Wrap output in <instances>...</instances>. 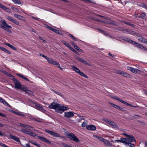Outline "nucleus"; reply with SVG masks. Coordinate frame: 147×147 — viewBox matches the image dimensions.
I'll use <instances>...</instances> for the list:
<instances>
[{"mask_svg":"<svg viewBox=\"0 0 147 147\" xmlns=\"http://www.w3.org/2000/svg\"><path fill=\"white\" fill-rule=\"evenodd\" d=\"M115 142L122 143L124 144L127 147H135L134 144H132L131 143L135 142L136 140L134 136L130 135L127 138H121L120 140H115Z\"/></svg>","mask_w":147,"mask_h":147,"instance_id":"f257e3e1","label":"nucleus"},{"mask_svg":"<svg viewBox=\"0 0 147 147\" xmlns=\"http://www.w3.org/2000/svg\"><path fill=\"white\" fill-rule=\"evenodd\" d=\"M119 39L124 40L126 41L129 42H132L133 44L135 45L136 47L144 51L147 50L146 48L144 47L140 44L136 43L135 41L132 40L130 39L128 37H118Z\"/></svg>","mask_w":147,"mask_h":147,"instance_id":"f03ea898","label":"nucleus"},{"mask_svg":"<svg viewBox=\"0 0 147 147\" xmlns=\"http://www.w3.org/2000/svg\"><path fill=\"white\" fill-rule=\"evenodd\" d=\"M93 136L95 138L99 139V140L103 142L105 144L109 147L113 146V144L110 143L107 140L105 139L102 138L96 135H94Z\"/></svg>","mask_w":147,"mask_h":147,"instance_id":"7ed1b4c3","label":"nucleus"},{"mask_svg":"<svg viewBox=\"0 0 147 147\" xmlns=\"http://www.w3.org/2000/svg\"><path fill=\"white\" fill-rule=\"evenodd\" d=\"M117 30L119 31L123 32L129 34L134 36H137L138 37H141V35L140 34L130 30L123 28L118 29Z\"/></svg>","mask_w":147,"mask_h":147,"instance_id":"20e7f679","label":"nucleus"},{"mask_svg":"<svg viewBox=\"0 0 147 147\" xmlns=\"http://www.w3.org/2000/svg\"><path fill=\"white\" fill-rule=\"evenodd\" d=\"M69 109V108L68 107L61 106L60 104H58L55 110L57 113L61 114L64 111Z\"/></svg>","mask_w":147,"mask_h":147,"instance_id":"39448f33","label":"nucleus"},{"mask_svg":"<svg viewBox=\"0 0 147 147\" xmlns=\"http://www.w3.org/2000/svg\"><path fill=\"white\" fill-rule=\"evenodd\" d=\"M45 131L50 135L52 136L53 137L58 138L60 137L63 139L65 138L64 136H62L58 133H56L55 132L52 131L48 130L47 129H45Z\"/></svg>","mask_w":147,"mask_h":147,"instance_id":"423d86ee","label":"nucleus"},{"mask_svg":"<svg viewBox=\"0 0 147 147\" xmlns=\"http://www.w3.org/2000/svg\"><path fill=\"white\" fill-rule=\"evenodd\" d=\"M66 135L67 138H69L71 140L76 142H80V140L78 138L72 133H67Z\"/></svg>","mask_w":147,"mask_h":147,"instance_id":"0eeeda50","label":"nucleus"},{"mask_svg":"<svg viewBox=\"0 0 147 147\" xmlns=\"http://www.w3.org/2000/svg\"><path fill=\"white\" fill-rule=\"evenodd\" d=\"M29 135L34 137L37 136L40 140L42 141L47 142L49 144H50L51 143V142L49 140L43 137L37 136L36 134L34 132L30 131Z\"/></svg>","mask_w":147,"mask_h":147,"instance_id":"6e6552de","label":"nucleus"},{"mask_svg":"<svg viewBox=\"0 0 147 147\" xmlns=\"http://www.w3.org/2000/svg\"><path fill=\"white\" fill-rule=\"evenodd\" d=\"M113 98H114L115 100H118L119 101H120V102H122L124 104H125L126 105L129 106L131 107H135V108H138L139 107L138 106H134L133 105L129 104L127 102H126L125 101L123 100H122L120 99L117 96H113L112 97Z\"/></svg>","mask_w":147,"mask_h":147,"instance_id":"1a4fd4ad","label":"nucleus"},{"mask_svg":"<svg viewBox=\"0 0 147 147\" xmlns=\"http://www.w3.org/2000/svg\"><path fill=\"white\" fill-rule=\"evenodd\" d=\"M73 69L76 73H78L80 76L84 77L85 78H88L87 76L85 74L82 72L80 71L79 69L77 67L74 65L72 66Z\"/></svg>","mask_w":147,"mask_h":147,"instance_id":"9d476101","label":"nucleus"},{"mask_svg":"<svg viewBox=\"0 0 147 147\" xmlns=\"http://www.w3.org/2000/svg\"><path fill=\"white\" fill-rule=\"evenodd\" d=\"M104 121L106 123L111 125L112 127L115 128H118V126L114 122L111 121L106 118L104 119Z\"/></svg>","mask_w":147,"mask_h":147,"instance_id":"9b49d317","label":"nucleus"},{"mask_svg":"<svg viewBox=\"0 0 147 147\" xmlns=\"http://www.w3.org/2000/svg\"><path fill=\"white\" fill-rule=\"evenodd\" d=\"M12 80L15 85V88L18 89L19 88H20V87L22 85L20 82L15 78L14 77L13 78Z\"/></svg>","mask_w":147,"mask_h":147,"instance_id":"f8f14e48","label":"nucleus"},{"mask_svg":"<svg viewBox=\"0 0 147 147\" xmlns=\"http://www.w3.org/2000/svg\"><path fill=\"white\" fill-rule=\"evenodd\" d=\"M0 22L4 26H5L9 29H10L12 28V27L11 26L8 25L6 22L1 17H0Z\"/></svg>","mask_w":147,"mask_h":147,"instance_id":"ddd939ff","label":"nucleus"},{"mask_svg":"<svg viewBox=\"0 0 147 147\" xmlns=\"http://www.w3.org/2000/svg\"><path fill=\"white\" fill-rule=\"evenodd\" d=\"M74 116V113L71 111L65 112L64 113V117L66 118H69L73 117Z\"/></svg>","mask_w":147,"mask_h":147,"instance_id":"4468645a","label":"nucleus"},{"mask_svg":"<svg viewBox=\"0 0 147 147\" xmlns=\"http://www.w3.org/2000/svg\"><path fill=\"white\" fill-rule=\"evenodd\" d=\"M7 18L16 25H19V22L17 20L14 19L12 17L8 16L7 17Z\"/></svg>","mask_w":147,"mask_h":147,"instance_id":"2eb2a0df","label":"nucleus"},{"mask_svg":"<svg viewBox=\"0 0 147 147\" xmlns=\"http://www.w3.org/2000/svg\"><path fill=\"white\" fill-rule=\"evenodd\" d=\"M0 28L3 29L6 31L9 32V33L12 32L11 30L9 28H7L5 26H4L3 25L0 23Z\"/></svg>","mask_w":147,"mask_h":147,"instance_id":"dca6fc26","label":"nucleus"},{"mask_svg":"<svg viewBox=\"0 0 147 147\" xmlns=\"http://www.w3.org/2000/svg\"><path fill=\"white\" fill-rule=\"evenodd\" d=\"M48 28L49 30L54 32L56 33H57L60 34H61V31L59 30L53 28L52 27L49 26Z\"/></svg>","mask_w":147,"mask_h":147,"instance_id":"f3484780","label":"nucleus"},{"mask_svg":"<svg viewBox=\"0 0 147 147\" xmlns=\"http://www.w3.org/2000/svg\"><path fill=\"white\" fill-rule=\"evenodd\" d=\"M86 127L88 129L91 131L95 130L96 129V126L93 125H87Z\"/></svg>","mask_w":147,"mask_h":147,"instance_id":"a211bd4d","label":"nucleus"},{"mask_svg":"<svg viewBox=\"0 0 147 147\" xmlns=\"http://www.w3.org/2000/svg\"><path fill=\"white\" fill-rule=\"evenodd\" d=\"M58 103L54 102H52L49 106V107L51 109H54L56 110Z\"/></svg>","mask_w":147,"mask_h":147,"instance_id":"6ab92c4d","label":"nucleus"},{"mask_svg":"<svg viewBox=\"0 0 147 147\" xmlns=\"http://www.w3.org/2000/svg\"><path fill=\"white\" fill-rule=\"evenodd\" d=\"M0 8H2L7 12L11 13V12L10 9L1 3H0Z\"/></svg>","mask_w":147,"mask_h":147,"instance_id":"aec40b11","label":"nucleus"},{"mask_svg":"<svg viewBox=\"0 0 147 147\" xmlns=\"http://www.w3.org/2000/svg\"><path fill=\"white\" fill-rule=\"evenodd\" d=\"M42 57L45 59L49 63L51 64L53 60V59H50L48 57L46 56L45 55H42Z\"/></svg>","mask_w":147,"mask_h":147,"instance_id":"412c9836","label":"nucleus"},{"mask_svg":"<svg viewBox=\"0 0 147 147\" xmlns=\"http://www.w3.org/2000/svg\"><path fill=\"white\" fill-rule=\"evenodd\" d=\"M0 71L1 72L3 73L4 74H5V75H6L7 76L10 77L12 78H13L14 77V76L12 74L9 73L8 72L6 71L5 70H4L2 69H0Z\"/></svg>","mask_w":147,"mask_h":147,"instance_id":"4be33fe9","label":"nucleus"},{"mask_svg":"<svg viewBox=\"0 0 147 147\" xmlns=\"http://www.w3.org/2000/svg\"><path fill=\"white\" fill-rule=\"evenodd\" d=\"M120 22H122L126 25L135 28V25L133 24H131L129 22H127L125 21H123L122 20H121Z\"/></svg>","mask_w":147,"mask_h":147,"instance_id":"5701e85b","label":"nucleus"},{"mask_svg":"<svg viewBox=\"0 0 147 147\" xmlns=\"http://www.w3.org/2000/svg\"><path fill=\"white\" fill-rule=\"evenodd\" d=\"M51 64H53L56 65V67L59 68L61 70H63V68L60 67V65L59 63L56 61H55L54 60Z\"/></svg>","mask_w":147,"mask_h":147,"instance_id":"b1692460","label":"nucleus"},{"mask_svg":"<svg viewBox=\"0 0 147 147\" xmlns=\"http://www.w3.org/2000/svg\"><path fill=\"white\" fill-rule=\"evenodd\" d=\"M0 102L2 103L4 105L8 107H10L9 104L4 99L0 97Z\"/></svg>","mask_w":147,"mask_h":147,"instance_id":"393cba45","label":"nucleus"},{"mask_svg":"<svg viewBox=\"0 0 147 147\" xmlns=\"http://www.w3.org/2000/svg\"><path fill=\"white\" fill-rule=\"evenodd\" d=\"M10 136L12 139L14 140L17 142H20V139L17 136H14L11 134L10 135Z\"/></svg>","mask_w":147,"mask_h":147,"instance_id":"a878e982","label":"nucleus"},{"mask_svg":"<svg viewBox=\"0 0 147 147\" xmlns=\"http://www.w3.org/2000/svg\"><path fill=\"white\" fill-rule=\"evenodd\" d=\"M146 13L145 12H143L141 13H139L137 14V17L144 19V18L146 16Z\"/></svg>","mask_w":147,"mask_h":147,"instance_id":"bb28decb","label":"nucleus"},{"mask_svg":"<svg viewBox=\"0 0 147 147\" xmlns=\"http://www.w3.org/2000/svg\"><path fill=\"white\" fill-rule=\"evenodd\" d=\"M97 30L102 34H103L105 36H109V34L105 31L99 28H98Z\"/></svg>","mask_w":147,"mask_h":147,"instance_id":"cd10ccee","label":"nucleus"},{"mask_svg":"<svg viewBox=\"0 0 147 147\" xmlns=\"http://www.w3.org/2000/svg\"><path fill=\"white\" fill-rule=\"evenodd\" d=\"M138 40L140 42L147 44V40L143 37H140L138 39Z\"/></svg>","mask_w":147,"mask_h":147,"instance_id":"c85d7f7f","label":"nucleus"},{"mask_svg":"<svg viewBox=\"0 0 147 147\" xmlns=\"http://www.w3.org/2000/svg\"><path fill=\"white\" fill-rule=\"evenodd\" d=\"M14 16L15 17L19 20H24V17L20 15H18L16 13H15L14 14Z\"/></svg>","mask_w":147,"mask_h":147,"instance_id":"c756f323","label":"nucleus"},{"mask_svg":"<svg viewBox=\"0 0 147 147\" xmlns=\"http://www.w3.org/2000/svg\"><path fill=\"white\" fill-rule=\"evenodd\" d=\"M109 104L111 105L113 107H114L115 108L119 110H121L122 108L120 107L119 106L115 105L111 102H109Z\"/></svg>","mask_w":147,"mask_h":147,"instance_id":"7c9ffc66","label":"nucleus"},{"mask_svg":"<svg viewBox=\"0 0 147 147\" xmlns=\"http://www.w3.org/2000/svg\"><path fill=\"white\" fill-rule=\"evenodd\" d=\"M0 49L1 50H2L3 51H4L5 52V53H7L8 54H11V53L10 51L8 50L7 49H5V48H4L3 47H0Z\"/></svg>","mask_w":147,"mask_h":147,"instance_id":"2f4dec72","label":"nucleus"},{"mask_svg":"<svg viewBox=\"0 0 147 147\" xmlns=\"http://www.w3.org/2000/svg\"><path fill=\"white\" fill-rule=\"evenodd\" d=\"M5 44L14 50H17V49L15 48V47L14 46H13L12 45L10 44L9 43H5Z\"/></svg>","mask_w":147,"mask_h":147,"instance_id":"473e14b6","label":"nucleus"},{"mask_svg":"<svg viewBox=\"0 0 147 147\" xmlns=\"http://www.w3.org/2000/svg\"><path fill=\"white\" fill-rule=\"evenodd\" d=\"M17 76H19L20 77L23 78V79L27 80L28 81H29V80L26 77L24 76V75L22 74H17Z\"/></svg>","mask_w":147,"mask_h":147,"instance_id":"72a5a7b5","label":"nucleus"},{"mask_svg":"<svg viewBox=\"0 0 147 147\" xmlns=\"http://www.w3.org/2000/svg\"><path fill=\"white\" fill-rule=\"evenodd\" d=\"M35 107L36 109L40 111L43 107L42 106L39 104H36L35 105Z\"/></svg>","mask_w":147,"mask_h":147,"instance_id":"f704fd0d","label":"nucleus"},{"mask_svg":"<svg viewBox=\"0 0 147 147\" xmlns=\"http://www.w3.org/2000/svg\"><path fill=\"white\" fill-rule=\"evenodd\" d=\"M109 24L115 26H118L119 25V23L114 21H112L110 22Z\"/></svg>","mask_w":147,"mask_h":147,"instance_id":"c9c22d12","label":"nucleus"},{"mask_svg":"<svg viewBox=\"0 0 147 147\" xmlns=\"http://www.w3.org/2000/svg\"><path fill=\"white\" fill-rule=\"evenodd\" d=\"M122 76L126 78H130L131 77L130 75L125 72H124Z\"/></svg>","mask_w":147,"mask_h":147,"instance_id":"e433bc0d","label":"nucleus"},{"mask_svg":"<svg viewBox=\"0 0 147 147\" xmlns=\"http://www.w3.org/2000/svg\"><path fill=\"white\" fill-rule=\"evenodd\" d=\"M19 89H21L22 90L25 92L27 90V88L26 86L23 85L22 86H21L20 87V88H19Z\"/></svg>","mask_w":147,"mask_h":147,"instance_id":"4c0bfd02","label":"nucleus"},{"mask_svg":"<svg viewBox=\"0 0 147 147\" xmlns=\"http://www.w3.org/2000/svg\"><path fill=\"white\" fill-rule=\"evenodd\" d=\"M62 43L63 44L65 45L66 47H68L69 49L70 47H71L68 43H67L66 42L64 41H61Z\"/></svg>","mask_w":147,"mask_h":147,"instance_id":"58836bf2","label":"nucleus"},{"mask_svg":"<svg viewBox=\"0 0 147 147\" xmlns=\"http://www.w3.org/2000/svg\"><path fill=\"white\" fill-rule=\"evenodd\" d=\"M52 90L53 92H55L56 94H57V95H58L61 97L63 96V94L61 93L58 92H56L55 91L53 90Z\"/></svg>","mask_w":147,"mask_h":147,"instance_id":"ea45409f","label":"nucleus"},{"mask_svg":"<svg viewBox=\"0 0 147 147\" xmlns=\"http://www.w3.org/2000/svg\"><path fill=\"white\" fill-rule=\"evenodd\" d=\"M14 3L16 4H20L21 2L20 0H12Z\"/></svg>","mask_w":147,"mask_h":147,"instance_id":"a19ab883","label":"nucleus"},{"mask_svg":"<svg viewBox=\"0 0 147 147\" xmlns=\"http://www.w3.org/2000/svg\"><path fill=\"white\" fill-rule=\"evenodd\" d=\"M14 113H15L17 115H19L22 116L23 117H25V115L24 114H23L22 112H15Z\"/></svg>","mask_w":147,"mask_h":147,"instance_id":"79ce46f5","label":"nucleus"},{"mask_svg":"<svg viewBox=\"0 0 147 147\" xmlns=\"http://www.w3.org/2000/svg\"><path fill=\"white\" fill-rule=\"evenodd\" d=\"M69 49H70L71 50L73 51L74 53H75L76 54H77V55L78 54V52H77L76 51L75 49L73 48L72 47H70Z\"/></svg>","mask_w":147,"mask_h":147,"instance_id":"37998d69","label":"nucleus"},{"mask_svg":"<svg viewBox=\"0 0 147 147\" xmlns=\"http://www.w3.org/2000/svg\"><path fill=\"white\" fill-rule=\"evenodd\" d=\"M76 59L77 60H78L79 61H80L81 62H82V63L83 62V61L84 60L83 59H82L80 57H76Z\"/></svg>","mask_w":147,"mask_h":147,"instance_id":"c03bdc74","label":"nucleus"},{"mask_svg":"<svg viewBox=\"0 0 147 147\" xmlns=\"http://www.w3.org/2000/svg\"><path fill=\"white\" fill-rule=\"evenodd\" d=\"M11 9L14 11H16V12H18L19 11V10L17 8L14 7H12Z\"/></svg>","mask_w":147,"mask_h":147,"instance_id":"a18cd8bd","label":"nucleus"},{"mask_svg":"<svg viewBox=\"0 0 147 147\" xmlns=\"http://www.w3.org/2000/svg\"><path fill=\"white\" fill-rule=\"evenodd\" d=\"M137 69L132 68L131 71L134 73H136L137 72Z\"/></svg>","mask_w":147,"mask_h":147,"instance_id":"49530a36","label":"nucleus"},{"mask_svg":"<svg viewBox=\"0 0 147 147\" xmlns=\"http://www.w3.org/2000/svg\"><path fill=\"white\" fill-rule=\"evenodd\" d=\"M124 71H122L118 70L117 71V73L123 75Z\"/></svg>","mask_w":147,"mask_h":147,"instance_id":"de8ad7c7","label":"nucleus"},{"mask_svg":"<svg viewBox=\"0 0 147 147\" xmlns=\"http://www.w3.org/2000/svg\"><path fill=\"white\" fill-rule=\"evenodd\" d=\"M74 47L78 51H79L80 50L82 51L78 46L76 45H74Z\"/></svg>","mask_w":147,"mask_h":147,"instance_id":"09e8293b","label":"nucleus"},{"mask_svg":"<svg viewBox=\"0 0 147 147\" xmlns=\"http://www.w3.org/2000/svg\"><path fill=\"white\" fill-rule=\"evenodd\" d=\"M28 129L30 130H31L32 131H33V130H35L34 128L30 125H28Z\"/></svg>","mask_w":147,"mask_h":147,"instance_id":"8fccbe9b","label":"nucleus"},{"mask_svg":"<svg viewBox=\"0 0 147 147\" xmlns=\"http://www.w3.org/2000/svg\"><path fill=\"white\" fill-rule=\"evenodd\" d=\"M0 145L3 147H9L8 146L6 145L5 144H4L2 143H0Z\"/></svg>","mask_w":147,"mask_h":147,"instance_id":"3c124183","label":"nucleus"},{"mask_svg":"<svg viewBox=\"0 0 147 147\" xmlns=\"http://www.w3.org/2000/svg\"><path fill=\"white\" fill-rule=\"evenodd\" d=\"M82 63L86 65L90 66V65L89 63H88L86 61L84 60Z\"/></svg>","mask_w":147,"mask_h":147,"instance_id":"603ef678","label":"nucleus"},{"mask_svg":"<svg viewBox=\"0 0 147 147\" xmlns=\"http://www.w3.org/2000/svg\"><path fill=\"white\" fill-rule=\"evenodd\" d=\"M31 142L33 144L38 147H39L40 146V145L39 144H38L36 143L33 142Z\"/></svg>","mask_w":147,"mask_h":147,"instance_id":"864d4df0","label":"nucleus"},{"mask_svg":"<svg viewBox=\"0 0 147 147\" xmlns=\"http://www.w3.org/2000/svg\"><path fill=\"white\" fill-rule=\"evenodd\" d=\"M86 123H85V122H84L83 123H82V126L83 127H86Z\"/></svg>","mask_w":147,"mask_h":147,"instance_id":"5fc2aeb1","label":"nucleus"},{"mask_svg":"<svg viewBox=\"0 0 147 147\" xmlns=\"http://www.w3.org/2000/svg\"><path fill=\"white\" fill-rule=\"evenodd\" d=\"M20 131L22 132L25 134L26 132V130L24 129H21Z\"/></svg>","mask_w":147,"mask_h":147,"instance_id":"6e6d98bb","label":"nucleus"},{"mask_svg":"<svg viewBox=\"0 0 147 147\" xmlns=\"http://www.w3.org/2000/svg\"><path fill=\"white\" fill-rule=\"evenodd\" d=\"M141 117V116L139 115H135L134 116V118L135 119H137L139 117Z\"/></svg>","mask_w":147,"mask_h":147,"instance_id":"4d7b16f0","label":"nucleus"},{"mask_svg":"<svg viewBox=\"0 0 147 147\" xmlns=\"http://www.w3.org/2000/svg\"><path fill=\"white\" fill-rule=\"evenodd\" d=\"M26 93L28 94H31L32 93V92L30 90H28L27 89V90L26 91H25Z\"/></svg>","mask_w":147,"mask_h":147,"instance_id":"13d9d810","label":"nucleus"},{"mask_svg":"<svg viewBox=\"0 0 147 147\" xmlns=\"http://www.w3.org/2000/svg\"><path fill=\"white\" fill-rule=\"evenodd\" d=\"M0 116H2L3 117H7V115L5 114H3L2 113H0Z\"/></svg>","mask_w":147,"mask_h":147,"instance_id":"bf43d9fd","label":"nucleus"},{"mask_svg":"<svg viewBox=\"0 0 147 147\" xmlns=\"http://www.w3.org/2000/svg\"><path fill=\"white\" fill-rule=\"evenodd\" d=\"M20 126L23 127H24V128L25 126V125L24 124L22 123H20Z\"/></svg>","mask_w":147,"mask_h":147,"instance_id":"052dcab7","label":"nucleus"},{"mask_svg":"<svg viewBox=\"0 0 147 147\" xmlns=\"http://www.w3.org/2000/svg\"><path fill=\"white\" fill-rule=\"evenodd\" d=\"M83 1H85L86 2H90L91 3H92V1H90V0H82Z\"/></svg>","mask_w":147,"mask_h":147,"instance_id":"680f3d73","label":"nucleus"},{"mask_svg":"<svg viewBox=\"0 0 147 147\" xmlns=\"http://www.w3.org/2000/svg\"><path fill=\"white\" fill-rule=\"evenodd\" d=\"M98 16L100 17H102V18H105V19H109L108 17H105V16H102L101 15H99Z\"/></svg>","mask_w":147,"mask_h":147,"instance_id":"e2e57ef3","label":"nucleus"},{"mask_svg":"<svg viewBox=\"0 0 147 147\" xmlns=\"http://www.w3.org/2000/svg\"><path fill=\"white\" fill-rule=\"evenodd\" d=\"M132 68L133 67L129 66L127 67V69L130 71H131V69H132Z\"/></svg>","mask_w":147,"mask_h":147,"instance_id":"0e129e2a","label":"nucleus"},{"mask_svg":"<svg viewBox=\"0 0 147 147\" xmlns=\"http://www.w3.org/2000/svg\"><path fill=\"white\" fill-rule=\"evenodd\" d=\"M40 111L43 112H44L46 111V110L44 109H43V107L41 109Z\"/></svg>","mask_w":147,"mask_h":147,"instance_id":"69168bd1","label":"nucleus"},{"mask_svg":"<svg viewBox=\"0 0 147 147\" xmlns=\"http://www.w3.org/2000/svg\"><path fill=\"white\" fill-rule=\"evenodd\" d=\"M123 134L126 137H128L130 135H128L126 133H124Z\"/></svg>","mask_w":147,"mask_h":147,"instance_id":"338daca9","label":"nucleus"},{"mask_svg":"<svg viewBox=\"0 0 147 147\" xmlns=\"http://www.w3.org/2000/svg\"><path fill=\"white\" fill-rule=\"evenodd\" d=\"M30 132V131L26 130V132L25 134L29 135Z\"/></svg>","mask_w":147,"mask_h":147,"instance_id":"774afa93","label":"nucleus"}]
</instances>
